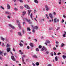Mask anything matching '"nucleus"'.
<instances>
[{
  "instance_id": "79ce46f5",
  "label": "nucleus",
  "mask_w": 66,
  "mask_h": 66,
  "mask_svg": "<svg viewBox=\"0 0 66 66\" xmlns=\"http://www.w3.org/2000/svg\"><path fill=\"white\" fill-rule=\"evenodd\" d=\"M2 47H4V43H3L2 45Z\"/></svg>"
},
{
  "instance_id": "4be33fe9",
  "label": "nucleus",
  "mask_w": 66,
  "mask_h": 66,
  "mask_svg": "<svg viewBox=\"0 0 66 66\" xmlns=\"http://www.w3.org/2000/svg\"><path fill=\"white\" fill-rule=\"evenodd\" d=\"M5 13L6 14H10V13L9 12L7 11L5 12Z\"/></svg>"
},
{
  "instance_id": "a19ab883",
  "label": "nucleus",
  "mask_w": 66,
  "mask_h": 66,
  "mask_svg": "<svg viewBox=\"0 0 66 66\" xmlns=\"http://www.w3.org/2000/svg\"><path fill=\"white\" fill-rule=\"evenodd\" d=\"M66 35V34H64L63 35V37H66V35Z\"/></svg>"
},
{
  "instance_id": "39448f33",
  "label": "nucleus",
  "mask_w": 66,
  "mask_h": 66,
  "mask_svg": "<svg viewBox=\"0 0 66 66\" xmlns=\"http://www.w3.org/2000/svg\"><path fill=\"white\" fill-rule=\"evenodd\" d=\"M24 7L26 8L27 9H30V7L28 5H24Z\"/></svg>"
},
{
  "instance_id": "5701e85b",
  "label": "nucleus",
  "mask_w": 66,
  "mask_h": 66,
  "mask_svg": "<svg viewBox=\"0 0 66 66\" xmlns=\"http://www.w3.org/2000/svg\"><path fill=\"white\" fill-rule=\"evenodd\" d=\"M43 48L44 49V50H45V51H47V48H46V47H44V46H43Z\"/></svg>"
},
{
  "instance_id": "58836bf2",
  "label": "nucleus",
  "mask_w": 66,
  "mask_h": 66,
  "mask_svg": "<svg viewBox=\"0 0 66 66\" xmlns=\"http://www.w3.org/2000/svg\"><path fill=\"white\" fill-rule=\"evenodd\" d=\"M61 54V53H60L59 52L58 53L57 55H60V54Z\"/></svg>"
},
{
  "instance_id": "37998d69",
  "label": "nucleus",
  "mask_w": 66,
  "mask_h": 66,
  "mask_svg": "<svg viewBox=\"0 0 66 66\" xmlns=\"http://www.w3.org/2000/svg\"><path fill=\"white\" fill-rule=\"evenodd\" d=\"M0 8H1V9H3V10H4V8H3V7H2V6H0Z\"/></svg>"
},
{
  "instance_id": "a18cd8bd",
  "label": "nucleus",
  "mask_w": 66,
  "mask_h": 66,
  "mask_svg": "<svg viewBox=\"0 0 66 66\" xmlns=\"http://www.w3.org/2000/svg\"><path fill=\"white\" fill-rule=\"evenodd\" d=\"M27 49H30V47H29V46H28L27 47Z\"/></svg>"
},
{
  "instance_id": "bb28decb",
  "label": "nucleus",
  "mask_w": 66,
  "mask_h": 66,
  "mask_svg": "<svg viewBox=\"0 0 66 66\" xmlns=\"http://www.w3.org/2000/svg\"><path fill=\"white\" fill-rule=\"evenodd\" d=\"M64 46V44L63 43H62L61 45V46L62 47H63Z\"/></svg>"
},
{
  "instance_id": "9b49d317",
  "label": "nucleus",
  "mask_w": 66,
  "mask_h": 66,
  "mask_svg": "<svg viewBox=\"0 0 66 66\" xmlns=\"http://www.w3.org/2000/svg\"><path fill=\"white\" fill-rule=\"evenodd\" d=\"M30 45L31 46V47H33V43H30Z\"/></svg>"
},
{
  "instance_id": "4d7b16f0",
  "label": "nucleus",
  "mask_w": 66,
  "mask_h": 66,
  "mask_svg": "<svg viewBox=\"0 0 66 66\" xmlns=\"http://www.w3.org/2000/svg\"><path fill=\"white\" fill-rule=\"evenodd\" d=\"M25 24V22H23V26H24V24Z\"/></svg>"
},
{
  "instance_id": "cd10ccee",
  "label": "nucleus",
  "mask_w": 66,
  "mask_h": 66,
  "mask_svg": "<svg viewBox=\"0 0 66 66\" xmlns=\"http://www.w3.org/2000/svg\"><path fill=\"white\" fill-rule=\"evenodd\" d=\"M62 57H63V59H66V56L63 55Z\"/></svg>"
},
{
  "instance_id": "e433bc0d",
  "label": "nucleus",
  "mask_w": 66,
  "mask_h": 66,
  "mask_svg": "<svg viewBox=\"0 0 66 66\" xmlns=\"http://www.w3.org/2000/svg\"><path fill=\"white\" fill-rule=\"evenodd\" d=\"M20 8L21 9H23V7L22 6H21L20 7Z\"/></svg>"
},
{
  "instance_id": "8fccbe9b",
  "label": "nucleus",
  "mask_w": 66,
  "mask_h": 66,
  "mask_svg": "<svg viewBox=\"0 0 66 66\" xmlns=\"http://www.w3.org/2000/svg\"><path fill=\"white\" fill-rule=\"evenodd\" d=\"M49 30H52V28H50L49 29Z\"/></svg>"
},
{
  "instance_id": "7c9ffc66",
  "label": "nucleus",
  "mask_w": 66,
  "mask_h": 66,
  "mask_svg": "<svg viewBox=\"0 0 66 66\" xmlns=\"http://www.w3.org/2000/svg\"><path fill=\"white\" fill-rule=\"evenodd\" d=\"M38 48L39 49H41L42 48V46L39 45L38 46Z\"/></svg>"
},
{
  "instance_id": "72a5a7b5",
  "label": "nucleus",
  "mask_w": 66,
  "mask_h": 66,
  "mask_svg": "<svg viewBox=\"0 0 66 66\" xmlns=\"http://www.w3.org/2000/svg\"><path fill=\"white\" fill-rule=\"evenodd\" d=\"M10 45H9V44H7V46H6V47H10Z\"/></svg>"
},
{
  "instance_id": "de8ad7c7",
  "label": "nucleus",
  "mask_w": 66,
  "mask_h": 66,
  "mask_svg": "<svg viewBox=\"0 0 66 66\" xmlns=\"http://www.w3.org/2000/svg\"><path fill=\"white\" fill-rule=\"evenodd\" d=\"M19 1L20 2H23V1L22 0H19Z\"/></svg>"
},
{
  "instance_id": "3c124183",
  "label": "nucleus",
  "mask_w": 66,
  "mask_h": 66,
  "mask_svg": "<svg viewBox=\"0 0 66 66\" xmlns=\"http://www.w3.org/2000/svg\"><path fill=\"white\" fill-rule=\"evenodd\" d=\"M22 31L23 34H24V31L23 30H22Z\"/></svg>"
},
{
  "instance_id": "6ab92c4d",
  "label": "nucleus",
  "mask_w": 66,
  "mask_h": 66,
  "mask_svg": "<svg viewBox=\"0 0 66 66\" xmlns=\"http://www.w3.org/2000/svg\"><path fill=\"white\" fill-rule=\"evenodd\" d=\"M34 2L36 3H38V1L37 0H34Z\"/></svg>"
},
{
  "instance_id": "4c0bfd02",
  "label": "nucleus",
  "mask_w": 66,
  "mask_h": 66,
  "mask_svg": "<svg viewBox=\"0 0 66 66\" xmlns=\"http://www.w3.org/2000/svg\"><path fill=\"white\" fill-rule=\"evenodd\" d=\"M65 21V20H64L63 19L62 20V21H61L62 23H63V22H64Z\"/></svg>"
},
{
  "instance_id": "7ed1b4c3",
  "label": "nucleus",
  "mask_w": 66,
  "mask_h": 66,
  "mask_svg": "<svg viewBox=\"0 0 66 66\" xmlns=\"http://www.w3.org/2000/svg\"><path fill=\"white\" fill-rule=\"evenodd\" d=\"M49 15L50 17L52 19V21H53V19H52L53 18V16L52 15V14H51V13H49Z\"/></svg>"
},
{
  "instance_id": "2eb2a0df",
  "label": "nucleus",
  "mask_w": 66,
  "mask_h": 66,
  "mask_svg": "<svg viewBox=\"0 0 66 66\" xmlns=\"http://www.w3.org/2000/svg\"><path fill=\"white\" fill-rule=\"evenodd\" d=\"M7 9H10V5H9V4H7Z\"/></svg>"
},
{
  "instance_id": "412c9836",
  "label": "nucleus",
  "mask_w": 66,
  "mask_h": 66,
  "mask_svg": "<svg viewBox=\"0 0 66 66\" xmlns=\"http://www.w3.org/2000/svg\"><path fill=\"white\" fill-rule=\"evenodd\" d=\"M1 39L2 40H3V41H4V40H5V39H4V38H3V37H1Z\"/></svg>"
},
{
  "instance_id": "13d9d810",
  "label": "nucleus",
  "mask_w": 66,
  "mask_h": 66,
  "mask_svg": "<svg viewBox=\"0 0 66 66\" xmlns=\"http://www.w3.org/2000/svg\"><path fill=\"white\" fill-rule=\"evenodd\" d=\"M29 60L27 59L26 60V62H28V61H29Z\"/></svg>"
},
{
  "instance_id": "9d476101",
  "label": "nucleus",
  "mask_w": 66,
  "mask_h": 66,
  "mask_svg": "<svg viewBox=\"0 0 66 66\" xmlns=\"http://www.w3.org/2000/svg\"><path fill=\"white\" fill-rule=\"evenodd\" d=\"M19 45L20 47H22L23 46V44H22V43L21 42H20L19 44Z\"/></svg>"
},
{
  "instance_id": "c9c22d12",
  "label": "nucleus",
  "mask_w": 66,
  "mask_h": 66,
  "mask_svg": "<svg viewBox=\"0 0 66 66\" xmlns=\"http://www.w3.org/2000/svg\"><path fill=\"white\" fill-rule=\"evenodd\" d=\"M36 51H39V49L38 48H37L36 49Z\"/></svg>"
},
{
  "instance_id": "0eeeda50",
  "label": "nucleus",
  "mask_w": 66,
  "mask_h": 66,
  "mask_svg": "<svg viewBox=\"0 0 66 66\" xmlns=\"http://www.w3.org/2000/svg\"><path fill=\"white\" fill-rule=\"evenodd\" d=\"M7 52H9L11 50V48L9 47H7L6 49Z\"/></svg>"
},
{
  "instance_id": "473e14b6",
  "label": "nucleus",
  "mask_w": 66,
  "mask_h": 66,
  "mask_svg": "<svg viewBox=\"0 0 66 66\" xmlns=\"http://www.w3.org/2000/svg\"><path fill=\"white\" fill-rule=\"evenodd\" d=\"M50 53V52H48V51H47L46 52V53L47 54H48V53Z\"/></svg>"
},
{
  "instance_id": "20e7f679",
  "label": "nucleus",
  "mask_w": 66,
  "mask_h": 66,
  "mask_svg": "<svg viewBox=\"0 0 66 66\" xmlns=\"http://www.w3.org/2000/svg\"><path fill=\"white\" fill-rule=\"evenodd\" d=\"M9 26H10V27L11 28H12L13 29H15V28L14 26H13L12 25L10 24H9Z\"/></svg>"
},
{
  "instance_id": "393cba45",
  "label": "nucleus",
  "mask_w": 66,
  "mask_h": 66,
  "mask_svg": "<svg viewBox=\"0 0 66 66\" xmlns=\"http://www.w3.org/2000/svg\"><path fill=\"white\" fill-rule=\"evenodd\" d=\"M56 19H57V18H55L54 19V22H55V23L56 22Z\"/></svg>"
},
{
  "instance_id": "1a4fd4ad",
  "label": "nucleus",
  "mask_w": 66,
  "mask_h": 66,
  "mask_svg": "<svg viewBox=\"0 0 66 66\" xmlns=\"http://www.w3.org/2000/svg\"><path fill=\"white\" fill-rule=\"evenodd\" d=\"M18 35H19V36H22V35H21V34L20 32H18Z\"/></svg>"
},
{
  "instance_id": "c756f323",
  "label": "nucleus",
  "mask_w": 66,
  "mask_h": 66,
  "mask_svg": "<svg viewBox=\"0 0 66 66\" xmlns=\"http://www.w3.org/2000/svg\"><path fill=\"white\" fill-rule=\"evenodd\" d=\"M4 56H6L7 55V53H4Z\"/></svg>"
},
{
  "instance_id": "338daca9",
  "label": "nucleus",
  "mask_w": 66,
  "mask_h": 66,
  "mask_svg": "<svg viewBox=\"0 0 66 66\" xmlns=\"http://www.w3.org/2000/svg\"><path fill=\"white\" fill-rule=\"evenodd\" d=\"M47 66H51V65L50 64H48Z\"/></svg>"
},
{
  "instance_id": "c03bdc74",
  "label": "nucleus",
  "mask_w": 66,
  "mask_h": 66,
  "mask_svg": "<svg viewBox=\"0 0 66 66\" xmlns=\"http://www.w3.org/2000/svg\"><path fill=\"white\" fill-rule=\"evenodd\" d=\"M13 51L14 52H15L16 51V50H15V48H13Z\"/></svg>"
},
{
  "instance_id": "a878e982",
  "label": "nucleus",
  "mask_w": 66,
  "mask_h": 66,
  "mask_svg": "<svg viewBox=\"0 0 66 66\" xmlns=\"http://www.w3.org/2000/svg\"><path fill=\"white\" fill-rule=\"evenodd\" d=\"M55 60L56 61H57V60H58V59H57V57H55Z\"/></svg>"
},
{
  "instance_id": "f8f14e48",
  "label": "nucleus",
  "mask_w": 66,
  "mask_h": 66,
  "mask_svg": "<svg viewBox=\"0 0 66 66\" xmlns=\"http://www.w3.org/2000/svg\"><path fill=\"white\" fill-rule=\"evenodd\" d=\"M22 61L23 62V63L24 64H26V63H25V62L24 61V59L23 57H22Z\"/></svg>"
},
{
  "instance_id": "0e129e2a",
  "label": "nucleus",
  "mask_w": 66,
  "mask_h": 66,
  "mask_svg": "<svg viewBox=\"0 0 66 66\" xmlns=\"http://www.w3.org/2000/svg\"><path fill=\"white\" fill-rule=\"evenodd\" d=\"M56 44H59V42H58V41H56Z\"/></svg>"
},
{
  "instance_id": "aec40b11",
  "label": "nucleus",
  "mask_w": 66,
  "mask_h": 66,
  "mask_svg": "<svg viewBox=\"0 0 66 66\" xmlns=\"http://www.w3.org/2000/svg\"><path fill=\"white\" fill-rule=\"evenodd\" d=\"M18 26L19 27V29H21V26H20V24H18Z\"/></svg>"
},
{
  "instance_id": "052dcab7",
  "label": "nucleus",
  "mask_w": 66,
  "mask_h": 66,
  "mask_svg": "<svg viewBox=\"0 0 66 66\" xmlns=\"http://www.w3.org/2000/svg\"><path fill=\"white\" fill-rule=\"evenodd\" d=\"M45 45H46V46H48V44H47L46 43H45Z\"/></svg>"
},
{
  "instance_id": "2f4dec72",
  "label": "nucleus",
  "mask_w": 66,
  "mask_h": 66,
  "mask_svg": "<svg viewBox=\"0 0 66 66\" xmlns=\"http://www.w3.org/2000/svg\"><path fill=\"white\" fill-rule=\"evenodd\" d=\"M27 30H29V31H30V30H31V29H30V28L29 27L27 28Z\"/></svg>"
},
{
  "instance_id": "49530a36",
  "label": "nucleus",
  "mask_w": 66,
  "mask_h": 66,
  "mask_svg": "<svg viewBox=\"0 0 66 66\" xmlns=\"http://www.w3.org/2000/svg\"><path fill=\"white\" fill-rule=\"evenodd\" d=\"M33 32V33H34L35 32V30H34V29L32 30Z\"/></svg>"
},
{
  "instance_id": "4468645a",
  "label": "nucleus",
  "mask_w": 66,
  "mask_h": 66,
  "mask_svg": "<svg viewBox=\"0 0 66 66\" xmlns=\"http://www.w3.org/2000/svg\"><path fill=\"white\" fill-rule=\"evenodd\" d=\"M34 29H36V30H37V29H38V27H37V26H35L34 28Z\"/></svg>"
},
{
  "instance_id": "603ef678",
  "label": "nucleus",
  "mask_w": 66,
  "mask_h": 66,
  "mask_svg": "<svg viewBox=\"0 0 66 66\" xmlns=\"http://www.w3.org/2000/svg\"><path fill=\"white\" fill-rule=\"evenodd\" d=\"M34 19L35 20H36V21H37V20H36V18H34Z\"/></svg>"
},
{
  "instance_id": "dca6fc26",
  "label": "nucleus",
  "mask_w": 66,
  "mask_h": 66,
  "mask_svg": "<svg viewBox=\"0 0 66 66\" xmlns=\"http://www.w3.org/2000/svg\"><path fill=\"white\" fill-rule=\"evenodd\" d=\"M33 57H34V58H37V56L35 55H34L33 56Z\"/></svg>"
},
{
  "instance_id": "5fc2aeb1",
  "label": "nucleus",
  "mask_w": 66,
  "mask_h": 66,
  "mask_svg": "<svg viewBox=\"0 0 66 66\" xmlns=\"http://www.w3.org/2000/svg\"><path fill=\"white\" fill-rule=\"evenodd\" d=\"M32 65L33 66H35V64H34V63H32Z\"/></svg>"
},
{
  "instance_id": "6e6d98bb",
  "label": "nucleus",
  "mask_w": 66,
  "mask_h": 66,
  "mask_svg": "<svg viewBox=\"0 0 66 66\" xmlns=\"http://www.w3.org/2000/svg\"><path fill=\"white\" fill-rule=\"evenodd\" d=\"M53 13L55 15H56V13H55V12H53Z\"/></svg>"
},
{
  "instance_id": "e2e57ef3",
  "label": "nucleus",
  "mask_w": 66,
  "mask_h": 66,
  "mask_svg": "<svg viewBox=\"0 0 66 66\" xmlns=\"http://www.w3.org/2000/svg\"><path fill=\"white\" fill-rule=\"evenodd\" d=\"M53 49H54V50H56V48L55 47H54L53 48Z\"/></svg>"
},
{
  "instance_id": "a211bd4d",
  "label": "nucleus",
  "mask_w": 66,
  "mask_h": 66,
  "mask_svg": "<svg viewBox=\"0 0 66 66\" xmlns=\"http://www.w3.org/2000/svg\"><path fill=\"white\" fill-rule=\"evenodd\" d=\"M22 15L23 16L25 14H26V11H23L22 13Z\"/></svg>"
},
{
  "instance_id": "c85d7f7f",
  "label": "nucleus",
  "mask_w": 66,
  "mask_h": 66,
  "mask_svg": "<svg viewBox=\"0 0 66 66\" xmlns=\"http://www.w3.org/2000/svg\"><path fill=\"white\" fill-rule=\"evenodd\" d=\"M16 21L18 23V24H20L19 23V21H18V20H17Z\"/></svg>"
},
{
  "instance_id": "b1692460",
  "label": "nucleus",
  "mask_w": 66,
  "mask_h": 66,
  "mask_svg": "<svg viewBox=\"0 0 66 66\" xmlns=\"http://www.w3.org/2000/svg\"><path fill=\"white\" fill-rule=\"evenodd\" d=\"M36 66H38L39 65V63L38 62H36Z\"/></svg>"
},
{
  "instance_id": "680f3d73",
  "label": "nucleus",
  "mask_w": 66,
  "mask_h": 66,
  "mask_svg": "<svg viewBox=\"0 0 66 66\" xmlns=\"http://www.w3.org/2000/svg\"><path fill=\"white\" fill-rule=\"evenodd\" d=\"M54 54L55 55H56V53H55V52H54Z\"/></svg>"
},
{
  "instance_id": "f704fd0d",
  "label": "nucleus",
  "mask_w": 66,
  "mask_h": 66,
  "mask_svg": "<svg viewBox=\"0 0 66 66\" xmlns=\"http://www.w3.org/2000/svg\"><path fill=\"white\" fill-rule=\"evenodd\" d=\"M3 53V52H0V55H2V54Z\"/></svg>"
},
{
  "instance_id": "864d4df0",
  "label": "nucleus",
  "mask_w": 66,
  "mask_h": 66,
  "mask_svg": "<svg viewBox=\"0 0 66 66\" xmlns=\"http://www.w3.org/2000/svg\"><path fill=\"white\" fill-rule=\"evenodd\" d=\"M44 48H42L41 49V51H44Z\"/></svg>"
},
{
  "instance_id": "69168bd1",
  "label": "nucleus",
  "mask_w": 66,
  "mask_h": 66,
  "mask_svg": "<svg viewBox=\"0 0 66 66\" xmlns=\"http://www.w3.org/2000/svg\"><path fill=\"white\" fill-rule=\"evenodd\" d=\"M16 63H19V62H18V61H17L16 62Z\"/></svg>"
},
{
  "instance_id": "f257e3e1",
  "label": "nucleus",
  "mask_w": 66,
  "mask_h": 66,
  "mask_svg": "<svg viewBox=\"0 0 66 66\" xmlns=\"http://www.w3.org/2000/svg\"><path fill=\"white\" fill-rule=\"evenodd\" d=\"M23 20H26L27 22H29V24H31V23H32V22H30V20H28V19L26 18H23Z\"/></svg>"
},
{
  "instance_id": "bf43d9fd",
  "label": "nucleus",
  "mask_w": 66,
  "mask_h": 66,
  "mask_svg": "<svg viewBox=\"0 0 66 66\" xmlns=\"http://www.w3.org/2000/svg\"><path fill=\"white\" fill-rule=\"evenodd\" d=\"M34 40H35V42H37V40L36 39H34Z\"/></svg>"
},
{
  "instance_id": "ddd939ff",
  "label": "nucleus",
  "mask_w": 66,
  "mask_h": 66,
  "mask_svg": "<svg viewBox=\"0 0 66 66\" xmlns=\"http://www.w3.org/2000/svg\"><path fill=\"white\" fill-rule=\"evenodd\" d=\"M32 16H33V13H31L30 14V17L31 19H32L33 20V18L32 17Z\"/></svg>"
},
{
  "instance_id": "f3484780",
  "label": "nucleus",
  "mask_w": 66,
  "mask_h": 66,
  "mask_svg": "<svg viewBox=\"0 0 66 66\" xmlns=\"http://www.w3.org/2000/svg\"><path fill=\"white\" fill-rule=\"evenodd\" d=\"M46 41L47 43V44H49L50 43V42L49 40H46Z\"/></svg>"
},
{
  "instance_id": "6e6552de",
  "label": "nucleus",
  "mask_w": 66,
  "mask_h": 66,
  "mask_svg": "<svg viewBox=\"0 0 66 66\" xmlns=\"http://www.w3.org/2000/svg\"><path fill=\"white\" fill-rule=\"evenodd\" d=\"M32 11L29 10L28 11V16H30V13H31V12Z\"/></svg>"
},
{
  "instance_id": "f03ea898",
  "label": "nucleus",
  "mask_w": 66,
  "mask_h": 66,
  "mask_svg": "<svg viewBox=\"0 0 66 66\" xmlns=\"http://www.w3.org/2000/svg\"><path fill=\"white\" fill-rule=\"evenodd\" d=\"M45 7L46 10L47 11H48L50 10V8L48 7V6L47 5H46L45 6Z\"/></svg>"
},
{
  "instance_id": "09e8293b",
  "label": "nucleus",
  "mask_w": 66,
  "mask_h": 66,
  "mask_svg": "<svg viewBox=\"0 0 66 66\" xmlns=\"http://www.w3.org/2000/svg\"><path fill=\"white\" fill-rule=\"evenodd\" d=\"M14 10H15L16 11H17V10H18V9L17 8H15Z\"/></svg>"
},
{
  "instance_id": "ea45409f",
  "label": "nucleus",
  "mask_w": 66,
  "mask_h": 66,
  "mask_svg": "<svg viewBox=\"0 0 66 66\" xmlns=\"http://www.w3.org/2000/svg\"><path fill=\"white\" fill-rule=\"evenodd\" d=\"M20 54H23V52H20Z\"/></svg>"
},
{
  "instance_id": "423d86ee",
  "label": "nucleus",
  "mask_w": 66,
  "mask_h": 66,
  "mask_svg": "<svg viewBox=\"0 0 66 66\" xmlns=\"http://www.w3.org/2000/svg\"><path fill=\"white\" fill-rule=\"evenodd\" d=\"M11 58L13 61H16V59L14 58V57L13 56H11Z\"/></svg>"
},
{
  "instance_id": "774afa93",
  "label": "nucleus",
  "mask_w": 66,
  "mask_h": 66,
  "mask_svg": "<svg viewBox=\"0 0 66 66\" xmlns=\"http://www.w3.org/2000/svg\"><path fill=\"white\" fill-rule=\"evenodd\" d=\"M0 60H2V58L0 57Z\"/></svg>"
}]
</instances>
